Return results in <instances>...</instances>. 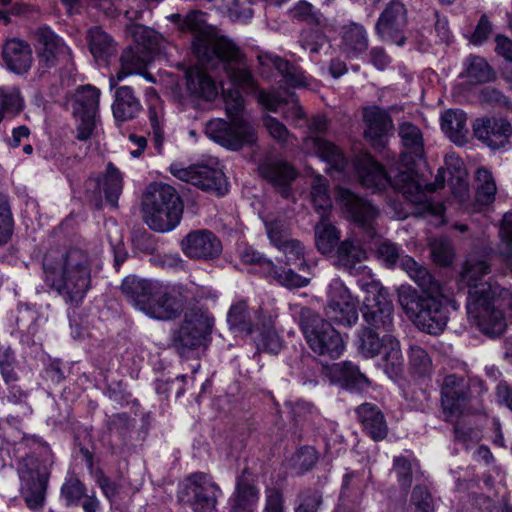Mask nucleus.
I'll return each instance as SVG.
<instances>
[{"label": "nucleus", "instance_id": "nucleus-15", "mask_svg": "<svg viewBox=\"0 0 512 512\" xmlns=\"http://www.w3.org/2000/svg\"><path fill=\"white\" fill-rule=\"evenodd\" d=\"M38 71L40 76L49 73L59 66L68 67L73 64L71 49L65 41L49 27H40L35 33Z\"/></svg>", "mask_w": 512, "mask_h": 512}, {"label": "nucleus", "instance_id": "nucleus-16", "mask_svg": "<svg viewBox=\"0 0 512 512\" xmlns=\"http://www.w3.org/2000/svg\"><path fill=\"white\" fill-rule=\"evenodd\" d=\"M359 301L339 279H333L328 287L326 316L334 323L351 327L358 321Z\"/></svg>", "mask_w": 512, "mask_h": 512}, {"label": "nucleus", "instance_id": "nucleus-47", "mask_svg": "<svg viewBox=\"0 0 512 512\" xmlns=\"http://www.w3.org/2000/svg\"><path fill=\"white\" fill-rule=\"evenodd\" d=\"M476 180L478 182L475 195L476 202L480 205L491 204L495 200L497 190L491 172L486 168H479L476 171Z\"/></svg>", "mask_w": 512, "mask_h": 512}, {"label": "nucleus", "instance_id": "nucleus-40", "mask_svg": "<svg viewBox=\"0 0 512 512\" xmlns=\"http://www.w3.org/2000/svg\"><path fill=\"white\" fill-rule=\"evenodd\" d=\"M257 322L254 323L248 305L245 301H239L231 305L227 313V323L230 330L234 332L252 335L259 329V325L263 320L261 313L256 312Z\"/></svg>", "mask_w": 512, "mask_h": 512}, {"label": "nucleus", "instance_id": "nucleus-61", "mask_svg": "<svg viewBox=\"0 0 512 512\" xmlns=\"http://www.w3.org/2000/svg\"><path fill=\"white\" fill-rule=\"evenodd\" d=\"M325 35L319 30L304 29L299 38V44L304 50L311 54H318L325 44Z\"/></svg>", "mask_w": 512, "mask_h": 512}, {"label": "nucleus", "instance_id": "nucleus-56", "mask_svg": "<svg viewBox=\"0 0 512 512\" xmlns=\"http://www.w3.org/2000/svg\"><path fill=\"white\" fill-rule=\"evenodd\" d=\"M409 364L411 369L419 376L427 375L432 369V360L427 351L417 345L410 347Z\"/></svg>", "mask_w": 512, "mask_h": 512}, {"label": "nucleus", "instance_id": "nucleus-32", "mask_svg": "<svg viewBox=\"0 0 512 512\" xmlns=\"http://www.w3.org/2000/svg\"><path fill=\"white\" fill-rule=\"evenodd\" d=\"M181 311V305L176 297L160 283L143 313L152 319L168 321L177 318Z\"/></svg>", "mask_w": 512, "mask_h": 512}, {"label": "nucleus", "instance_id": "nucleus-7", "mask_svg": "<svg viewBox=\"0 0 512 512\" xmlns=\"http://www.w3.org/2000/svg\"><path fill=\"white\" fill-rule=\"evenodd\" d=\"M397 294L398 302L407 316L419 329L431 335H438L446 328L449 305L457 309L455 301L419 293L410 285H401Z\"/></svg>", "mask_w": 512, "mask_h": 512}, {"label": "nucleus", "instance_id": "nucleus-49", "mask_svg": "<svg viewBox=\"0 0 512 512\" xmlns=\"http://www.w3.org/2000/svg\"><path fill=\"white\" fill-rule=\"evenodd\" d=\"M60 495L67 507L78 506L87 495V489L84 483L76 475L72 474L62 484Z\"/></svg>", "mask_w": 512, "mask_h": 512}, {"label": "nucleus", "instance_id": "nucleus-62", "mask_svg": "<svg viewBox=\"0 0 512 512\" xmlns=\"http://www.w3.org/2000/svg\"><path fill=\"white\" fill-rule=\"evenodd\" d=\"M299 501L295 512H318L322 505V493L317 489H305L299 494Z\"/></svg>", "mask_w": 512, "mask_h": 512}, {"label": "nucleus", "instance_id": "nucleus-31", "mask_svg": "<svg viewBox=\"0 0 512 512\" xmlns=\"http://www.w3.org/2000/svg\"><path fill=\"white\" fill-rule=\"evenodd\" d=\"M363 118L366 125L365 138L374 147L384 146L385 138L393 128L390 114L378 106H373L364 110Z\"/></svg>", "mask_w": 512, "mask_h": 512}, {"label": "nucleus", "instance_id": "nucleus-33", "mask_svg": "<svg viewBox=\"0 0 512 512\" xmlns=\"http://www.w3.org/2000/svg\"><path fill=\"white\" fill-rule=\"evenodd\" d=\"M363 431L374 441H382L388 435V424L382 410L373 403H362L355 409Z\"/></svg>", "mask_w": 512, "mask_h": 512}, {"label": "nucleus", "instance_id": "nucleus-2", "mask_svg": "<svg viewBox=\"0 0 512 512\" xmlns=\"http://www.w3.org/2000/svg\"><path fill=\"white\" fill-rule=\"evenodd\" d=\"M22 419L9 415L0 418V438L8 444H19L30 450L17 461L20 495L31 510H40L45 503L54 455L50 446L36 435L21 430Z\"/></svg>", "mask_w": 512, "mask_h": 512}, {"label": "nucleus", "instance_id": "nucleus-50", "mask_svg": "<svg viewBox=\"0 0 512 512\" xmlns=\"http://www.w3.org/2000/svg\"><path fill=\"white\" fill-rule=\"evenodd\" d=\"M266 277H272L281 286L289 289L302 288L309 284L310 278L297 274L293 269L278 267L273 263V269Z\"/></svg>", "mask_w": 512, "mask_h": 512}, {"label": "nucleus", "instance_id": "nucleus-45", "mask_svg": "<svg viewBox=\"0 0 512 512\" xmlns=\"http://www.w3.org/2000/svg\"><path fill=\"white\" fill-rule=\"evenodd\" d=\"M310 195L315 211L320 217L327 216L332 207L329 194V181L321 175L315 176L311 184Z\"/></svg>", "mask_w": 512, "mask_h": 512}, {"label": "nucleus", "instance_id": "nucleus-29", "mask_svg": "<svg viewBox=\"0 0 512 512\" xmlns=\"http://www.w3.org/2000/svg\"><path fill=\"white\" fill-rule=\"evenodd\" d=\"M159 284L160 282L157 280L129 275L123 279L120 290L133 307L143 312Z\"/></svg>", "mask_w": 512, "mask_h": 512}, {"label": "nucleus", "instance_id": "nucleus-24", "mask_svg": "<svg viewBox=\"0 0 512 512\" xmlns=\"http://www.w3.org/2000/svg\"><path fill=\"white\" fill-rule=\"evenodd\" d=\"M336 201L369 237L375 235L374 222L378 210L373 205L345 187L337 188Z\"/></svg>", "mask_w": 512, "mask_h": 512}, {"label": "nucleus", "instance_id": "nucleus-63", "mask_svg": "<svg viewBox=\"0 0 512 512\" xmlns=\"http://www.w3.org/2000/svg\"><path fill=\"white\" fill-rule=\"evenodd\" d=\"M267 236L274 247L280 246L283 242L290 239L289 229L286 223L279 219H274L265 223Z\"/></svg>", "mask_w": 512, "mask_h": 512}, {"label": "nucleus", "instance_id": "nucleus-25", "mask_svg": "<svg viewBox=\"0 0 512 512\" xmlns=\"http://www.w3.org/2000/svg\"><path fill=\"white\" fill-rule=\"evenodd\" d=\"M183 253L197 260H212L222 252V243L215 233L207 229L189 232L181 241Z\"/></svg>", "mask_w": 512, "mask_h": 512}, {"label": "nucleus", "instance_id": "nucleus-27", "mask_svg": "<svg viewBox=\"0 0 512 512\" xmlns=\"http://www.w3.org/2000/svg\"><path fill=\"white\" fill-rule=\"evenodd\" d=\"M260 176L269 182L282 197L291 195V184L297 177L294 167L280 159H267L258 167Z\"/></svg>", "mask_w": 512, "mask_h": 512}, {"label": "nucleus", "instance_id": "nucleus-11", "mask_svg": "<svg viewBox=\"0 0 512 512\" xmlns=\"http://www.w3.org/2000/svg\"><path fill=\"white\" fill-rule=\"evenodd\" d=\"M214 318L202 311L191 310L184 315L181 324L172 332V347L181 357L205 349L211 342Z\"/></svg>", "mask_w": 512, "mask_h": 512}, {"label": "nucleus", "instance_id": "nucleus-58", "mask_svg": "<svg viewBox=\"0 0 512 512\" xmlns=\"http://www.w3.org/2000/svg\"><path fill=\"white\" fill-rule=\"evenodd\" d=\"M18 381L4 382L6 385L4 398L10 404L21 406L24 409V414H30L32 413V408L27 404L28 391L24 390L18 384Z\"/></svg>", "mask_w": 512, "mask_h": 512}, {"label": "nucleus", "instance_id": "nucleus-57", "mask_svg": "<svg viewBox=\"0 0 512 512\" xmlns=\"http://www.w3.org/2000/svg\"><path fill=\"white\" fill-rule=\"evenodd\" d=\"M393 471L401 489L407 492L412 485V460L406 456H397L393 460Z\"/></svg>", "mask_w": 512, "mask_h": 512}, {"label": "nucleus", "instance_id": "nucleus-36", "mask_svg": "<svg viewBox=\"0 0 512 512\" xmlns=\"http://www.w3.org/2000/svg\"><path fill=\"white\" fill-rule=\"evenodd\" d=\"M141 110L142 105L132 87L125 85L116 88L112 103L113 117L116 122L132 120L138 116Z\"/></svg>", "mask_w": 512, "mask_h": 512}, {"label": "nucleus", "instance_id": "nucleus-42", "mask_svg": "<svg viewBox=\"0 0 512 512\" xmlns=\"http://www.w3.org/2000/svg\"><path fill=\"white\" fill-rule=\"evenodd\" d=\"M398 135L406 153L419 159L424 156V138L418 126L404 122L399 125Z\"/></svg>", "mask_w": 512, "mask_h": 512}, {"label": "nucleus", "instance_id": "nucleus-38", "mask_svg": "<svg viewBox=\"0 0 512 512\" xmlns=\"http://www.w3.org/2000/svg\"><path fill=\"white\" fill-rule=\"evenodd\" d=\"M369 46L368 33L363 25L350 23L342 28L341 48L349 58H358Z\"/></svg>", "mask_w": 512, "mask_h": 512}, {"label": "nucleus", "instance_id": "nucleus-37", "mask_svg": "<svg viewBox=\"0 0 512 512\" xmlns=\"http://www.w3.org/2000/svg\"><path fill=\"white\" fill-rule=\"evenodd\" d=\"M186 87L191 96L205 101H213L218 96L215 80L201 67L186 72Z\"/></svg>", "mask_w": 512, "mask_h": 512}, {"label": "nucleus", "instance_id": "nucleus-20", "mask_svg": "<svg viewBox=\"0 0 512 512\" xmlns=\"http://www.w3.org/2000/svg\"><path fill=\"white\" fill-rule=\"evenodd\" d=\"M364 300L362 309L365 327H371L382 333H391L394 328V307L383 287L374 286Z\"/></svg>", "mask_w": 512, "mask_h": 512}, {"label": "nucleus", "instance_id": "nucleus-59", "mask_svg": "<svg viewBox=\"0 0 512 512\" xmlns=\"http://www.w3.org/2000/svg\"><path fill=\"white\" fill-rule=\"evenodd\" d=\"M38 313L28 304H20L16 324L19 330L34 335L38 331Z\"/></svg>", "mask_w": 512, "mask_h": 512}, {"label": "nucleus", "instance_id": "nucleus-44", "mask_svg": "<svg viewBox=\"0 0 512 512\" xmlns=\"http://www.w3.org/2000/svg\"><path fill=\"white\" fill-rule=\"evenodd\" d=\"M258 337L255 338L257 348L271 354H278L282 349V341L273 328V321L270 316L263 317L259 325Z\"/></svg>", "mask_w": 512, "mask_h": 512}, {"label": "nucleus", "instance_id": "nucleus-48", "mask_svg": "<svg viewBox=\"0 0 512 512\" xmlns=\"http://www.w3.org/2000/svg\"><path fill=\"white\" fill-rule=\"evenodd\" d=\"M277 249L284 254L286 265L294 266L299 271L308 269L305 260V249L299 240L290 238L278 246Z\"/></svg>", "mask_w": 512, "mask_h": 512}, {"label": "nucleus", "instance_id": "nucleus-46", "mask_svg": "<svg viewBox=\"0 0 512 512\" xmlns=\"http://www.w3.org/2000/svg\"><path fill=\"white\" fill-rule=\"evenodd\" d=\"M288 16L293 22L305 23L309 26L318 27L324 25L325 22V18L319 9L305 0H300L295 3L288 10Z\"/></svg>", "mask_w": 512, "mask_h": 512}, {"label": "nucleus", "instance_id": "nucleus-34", "mask_svg": "<svg viewBox=\"0 0 512 512\" xmlns=\"http://www.w3.org/2000/svg\"><path fill=\"white\" fill-rule=\"evenodd\" d=\"M2 57L7 68L19 75L28 72L33 60L30 45L26 41L17 38L5 42Z\"/></svg>", "mask_w": 512, "mask_h": 512}, {"label": "nucleus", "instance_id": "nucleus-10", "mask_svg": "<svg viewBox=\"0 0 512 512\" xmlns=\"http://www.w3.org/2000/svg\"><path fill=\"white\" fill-rule=\"evenodd\" d=\"M357 349L365 358L383 355L384 372L391 378H398L403 371V355L399 341L391 333H382L371 327L357 331Z\"/></svg>", "mask_w": 512, "mask_h": 512}, {"label": "nucleus", "instance_id": "nucleus-53", "mask_svg": "<svg viewBox=\"0 0 512 512\" xmlns=\"http://www.w3.org/2000/svg\"><path fill=\"white\" fill-rule=\"evenodd\" d=\"M274 66L289 86L303 87L308 84L304 71L289 61L277 58L274 61Z\"/></svg>", "mask_w": 512, "mask_h": 512}, {"label": "nucleus", "instance_id": "nucleus-19", "mask_svg": "<svg viewBox=\"0 0 512 512\" xmlns=\"http://www.w3.org/2000/svg\"><path fill=\"white\" fill-rule=\"evenodd\" d=\"M441 408L445 421H452L468 411L470 402V382L464 376L449 374L440 386Z\"/></svg>", "mask_w": 512, "mask_h": 512}, {"label": "nucleus", "instance_id": "nucleus-1", "mask_svg": "<svg viewBox=\"0 0 512 512\" xmlns=\"http://www.w3.org/2000/svg\"><path fill=\"white\" fill-rule=\"evenodd\" d=\"M168 19L181 31L193 33L192 50L203 68L222 70L235 87L247 94L258 92L256 79L247 68L244 53L231 39L209 32L205 13L193 10L185 16L171 14Z\"/></svg>", "mask_w": 512, "mask_h": 512}, {"label": "nucleus", "instance_id": "nucleus-14", "mask_svg": "<svg viewBox=\"0 0 512 512\" xmlns=\"http://www.w3.org/2000/svg\"><path fill=\"white\" fill-rule=\"evenodd\" d=\"M123 190V175L111 162L103 175H92L83 185V196L87 204L94 209L103 206V195L108 204L118 207V200Z\"/></svg>", "mask_w": 512, "mask_h": 512}, {"label": "nucleus", "instance_id": "nucleus-43", "mask_svg": "<svg viewBox=\"0 0 512 512\" xmlns=\"http://www.w3.org/2000/svg\"><path fill=\"white\" fill-rule=\"evenodd\" d=\"M314 230L317 250L322 254L332 253L340 240V232L337 228L324 216L320 217Z\"/></svg>", "mask_w": 512, "mask_h": 512}, {"label": "nucleus", "instance_id": "nucleus-64", "mask_svg": "<svg viewBox=\"0 0 512 512\" xmlns=\"http://www.w3.org/2000/svg\"><path fill=\"white\" fill-rule=\"evenodd\" d=\"M411 501L416 508V512H434L433 499L426 486H415Z\"/></svg>", "mask_w": 512, "mask_h": 512}, {"label": "nucleus", "instance_id": "nucleus-18", "mask_svg": "<svg viewBox=\"0 0 512 512\" xmlns=\"http://www.w3.org/2000/svg\"><path fill=\"white\" fill-rule=\"evenodd\" d=\"M133 35L138 42L134 46L125 48L120 56V68L116 73V79L122 81L127 76L142 74L151 59L147 46L154 43V31L143 25H136Z\"/></svg>", "mask_w": 512, "mask_h": 512}, {"label": "nucleus", "instance_id": "nucleus-6", "mask_svg": "<svg viewBox=\"0 0 512 512\" xmlns=\"http://www.w3.org/2000/svg\"><path fill=\"white\" fill-rule=\"evenodd\" d=\"M225 110L230 122L216 118L207 122L206 135L222 147L237 151L244 145H253L257 141L254 127L244 116V99L237 90L229 89L224 93Z\"/></svg>", "mask_w": 512, "mask_h": 512}, {"label": "nucleus", "instance_id": "nucleus-30", "mask_svg": "<svg viewBox=\"0 0 512 512\" xmlns=\"http://www.w3.org/2000/svg\"><path fill=\"white\" fill-rule=\"evenodd\" d=\"M330 382L350 392H363L370 386L369 379L351 362L334 363L327 368Z\"/></svg>", "mask_w": 512, "mask_h": 512}, {"label": "nucleus", "instance_id": "nucleus-39", "mask_svg": "<svg viewBox=\"0 0 512 512\" xmlns=\"http://www.w3.org/2000/svg\"><path fill=\"white\" fill-rule=\"evenodd\" d=\"M337 265L351 275H356L364 268L362 262L366 258V252L361 245L351 239L339 243L337 248Z\"/></svg>", "mask_w": 512, "mask_h": 512}, {"label": "nucleus", "instance_id": "nucleus-4", "mask_svg": "<svg viewBox=\"0 0 512 512\" xmlns=\"http://www.w3.org/2000/svg\"><path fill=\"white\" fill-rule=\"evenodd\" d=\"M491 271L490 264L483 259L468 258L461 272V281L469 287L466 309L469 319L488 337L502 335L506 329V320L502 310L496 308L494 292L482 278Z\"/></svg>", "mask_w": 512, "mask_h": 512}, {"label": "nucleus", "instance_id": "nucleus-51", "mask_svg": "<svg viewBox=\"0 0 512 512\" xmlns=\"http://www.w3.org/2000/svg\"><path fill=\"white\" fill-rule=\"evenodd\" d=\"M148 107V120L152 130L153 141L156 150L160 153L164 141V111L158 97Z\"/></svg>", "mask_w": 512, "mask_h": 512}, {"label": "nucleus", "instance_id": "nucleus-41", "mask_svg": "<svg viewBox=\"0 0 512 512\" xmlns=\"http://www.w3.org/2000/svg\"><path fill=\"white\" fill-rule=\"evenodd\" d=\"M441 129L455 144H464L468 135L466 113L460 109L446 110L441 115Z\"/></svg>", "mask_w": 512, "mask_h": 512}, {"label": "nucleus", "instance_id": "nucleus-22", "mask_svg": "<svg viewBox=\"0 0 512 512\" xmlns=\"http://www.w3.org/2000/svg\"><path fill=\"white\" fill-rule=\"evenodd\" d=\"M185 496L195 512H213L222 490L208 474L196 472L187 477Z\"/></svg>", "mask_w": 512, "mask_h": 512}, {"label": "nucleus", "instance_id": "nucleus-12", "mask_svg": "<svg viewBox=\"0 0 512 512\" xmlns=\"http://www.w3.org/2000/svg\"><path fill=\"white\" fill-rule=\"evenodd\" d=\"M377 257L386 268H401L423 291H439L440 285L428 269L405 254L398 244L388 240L382 241L377 247Z\"/></svg>", "mask_w": 512, "mask_h": 512}, {"label": "nucleus", "instance_id": "nucleus-8", "mask_svg": "<svg viewBox=\"0 0 512 512\" xmlns=\"http://www.w3.org/2000/svg\"><path fill=\"white\" fill-rule=\"evenodd\" d=\"M143 220L156 232H168L179 223L183 203L176 190L164 183H151L142 199Z\"/></svg>", "mask_w": 512, "mask_h": 512}, {"label": "nucleus", "instance_id": "nucleus-3", "mask_svg": "<svg viewBox=\"0 0 512 512\" xmlns=\"http://www.w3.org/2000/svg\"><path fill=\"white\" fill-rule=\"evenodd\" d=\"M360 183L375 191H382L388 186H392L396 191L411 203L420 206L422 214H428L436 217H442L445 207L441 202L432 201L428 195L436 191L438 187H443L445 177L439 170L435 183L426 184L424 187L418 181L417 174L411 171H398L395 175L388 173L384 167L375 161L368 153H359L355 155L351 164Z\"/></svg>", "mask_w": 512, "mask_h": 512}, {"label": "nucleus", "instance_id": "nucleus-35", "mask_svg": "<svg viewBox=\"0 0 512 512\" xmlns=\"http://www.w3.org/2000/svg\"><path fill=\"white\" fill-rule=\"evenodd\" d=\"M86 41L94 60L103 65L117 53V43L102 27L94 26L87 31Z\"/></svg>", "mask_w": 512, "mask_h": 512}, {"label": "nucleus", "instance_id": "nucleus-9", "mask_svg": "<svg viewBox=\"0 0 512 512\" xmlns=\"http://www.w3.org/2000/svg\"><path fill=\"white\" fill-rule=\"evenodd\" d=\"M309 348L318 356L331 360L339 358L344 340L332 324L315 310L302 306L294 314Z\"/></svg>", "mask_w": 512, "mask_h": 512}, {"label": "nucleus", "instance_id": "nucleus-60", "mask_svg": "<svg viewBox=\"0 0 512 512\" xmlns=\"http://www.w3.org/2000/svg\"><path fill=\"white\" fill-rule=\"evenodd\" d=\"M446 166L448 173L450 174L452 186H457V189L460 192L467 190L466 176L467 172L464 168L463 162L454 156H449L446 158Z\"/></svg>", "mask_w": 512, "mask_h": 512}, {"label": "nucleus", "instance_id": "nucleus-5", "mask_svg": "<svg viewBox=\"0 0 512 512\" xmlns=\"http://www.w3.org/2000/svg\"><path fill=\"white\" fill-rule=\"evenodd\" d=\"M44 281L63 301L74 308L82 305L91 288V261L80 249H70L58 261L43 259Z\"/></svg>", "mask_w": 512, "mask_h": 512}, {"label": "nucleus", "instance_id": "nucleus-21", "mask_svg": "<svg viewBox=\"0 0 512 512\" xmlns=\"http://www.w3.org/2000/svg\"><path fill=\"white\" fill-rule=\"evenodd\" d=\"M171 173L178 179L191 183L203 191L217 197L224 196L228 192V182L222 170L207 165H192L186 168H178L172 165Z\"/></svg>", "mask_w": 512, "mask_h": 512}, {"label": "nucleus", "instance_id": "nucleus-26", "mask_svg": "<svg viewBox=\"0 0 512 512\" xmlns=\"http://www.w3.org/2000/svg\"><path fill=\"white\" fill-rule=\"evenodd\" d=\"M473 134L490 149L498 150L509 143L512 126L503 118H478L473 123Z\"/></svg>", "mask_w": 512, "mask_h": 512}, {"label": "nucleus", "instance_id": "nucleus-52", "mask_svg": "<svg viewBox=\"0 0 512 512\" xmlns=\"http://www.w3.org/2000/svg\"><path fill=\"white\" fill-rule=\"evenodd\" d=\"M467 77L475 83H485L493 78V71L487 61L480 56H469L465 61Z\"/></svg>", "mask_w": 512, "mask_h": 512}, {"label": "nucleus", "instance_id": "nucleus-55", "mask_svg": "<svg viewBox=\"0 0 512 512\" xmlns=\"http://www.w3.org/2000/svg\"><path fill=\"white\" fill-rule=\"evenodd\" d=\"M17 365L18 361L14 350L10 346L0 345V375L3 382L20 379L16 371Z\"/></svg>", "mask_w": 512, "mask_h": 512}, {"label": "nucleus", "instance_id": "nucleus-13", "mask_svg": "<svg viewBox=\"0 0 512 512\" xmlns=\"http://www.w3.org/2000/svg\"><path fill=\"white\" fill-rule=\"evenodd\" d=\"M100 94L98 88L87 84L78 87L71 97L72 115L76 124L75 138L79 141L88 140L97 127Z\"/></svg>", "mask_w": 512, "mask_h": 512}, {"label": "nucleus", "instance_id": "nucleus-23", "mask_svg": "<svg viewBox=\"0 0 512 512\" xmlns=\"http://www.w3.org/2000/svg\"><path fill=\"white\" fill-rule=\"evenodd\" d=\"M309 130L315 137L312 138L314 149L317 155L325 161L330 167L328 172L335 174H345L350 164L343 151L334 143L320 137L328 128V121L325 116L313 117L309 124Z\"/></svg>", "mask_w": 512, "mask_h": 512}, {"label": "nucleus", "instance_id": "nucleus-17", "mask_svg": "<svg viewBox=\"0 0 512 512\" xmlns=\"http://www.w3.org/2000/svg\"><path fill=\"white\" fill-rule=\"evenodd\" d=\"M408 10L400 0H391L380 13L375 33L384 42L402 47L407 41Z\"/></svg>", "mask_w": 512, "mask_h": 512}, {"label": "nucleus", "instance_id": "nucleus-54", "mask_svg": "<svg viewBox=\"0 0 512 512\" xmlns=\"http://www.w3.org/2000/svg\"><path fill=\"white\" fill-rule=\"evenodd\" d=\"M14 219L7 197L0 193V247L6 245L12 238Z\"/></svg>", "mask_w": 512, "mask_h": 512}, {"label": "nucleus", "instance_id": "nucleus-28", "mask_svg": "<svg viewBox=\"0 0 512 512\" xmlns=\"http://www.w3.org/2000/svg\"><path fill=\"white\" fill-rule=\"evenodd\" d=\"M259 500V489L248 468L237 475L235 489L229 498V512H255Z\"/></svg>", "mask_w": 512, "mask_h": 512}]
</instances>
